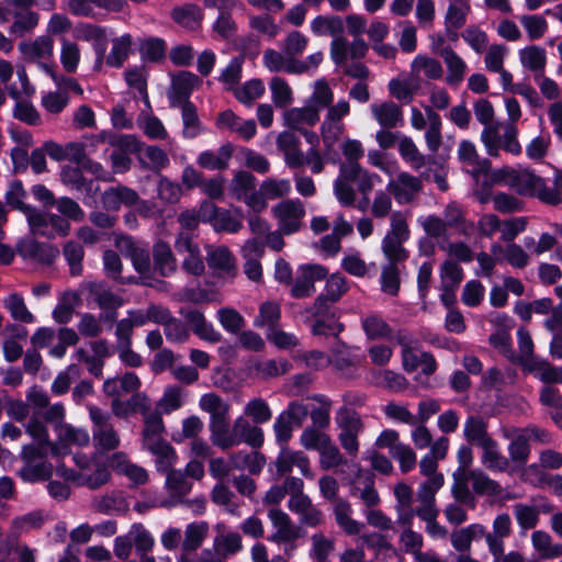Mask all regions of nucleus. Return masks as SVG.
<instances>
[{
  "label": "nucleus",
  "instance_id": "obj_1",
  "mask_svg": "<svg viewBox=\"0 0 562 562\" xmlns=\"http://www.w3.org/2000/svg\"><path fill=\"white\" fill-rule=\"evenodd\" d=\"M449 259L440 268V302L447 308L445 327L457 333V243L448 245Z\"/></svg>",
  "mask_w": 562,
  "mask_h": 562
},
{
  "label": "nucleus",
  "instance_id": "obj_2",
  "mask_svg": "<svg viewBox=\"0 0 562 562\" xmlns=\"http://www.w3.org/2000/svg\"><path fill=\"white\" fill-rule=\"evenodd\" d=\"M457 43V0H450L446 15V35L437 33L431 35L432 50L443 57L448 66V83L457 86V53L450 45H446V40Z\"/></svg>",
  "mask_w": 562,
  "mask_h": 562
},
{
  "label": "nucleus",
  "instance_id": "obj_3",
  "mask_svg": "<svg viewBox=\"0 0 562 562\" xmlns=\"http://www.w3.org/2000/svg\"><path fill=\"white\" fill-rule=\"evenodd\" d=\"M486 173L495 184H508L512 188H517L519 194H531L536 186L542 183V177L532 171L519 172L509 166H504L498 169L492 170V166L486 170Z\"/></svg>",
  "mask_w": 562,
  "mask_h": 562
},
{
  "label": "nucleus",
  "instance_id": "obj_4",
  "mask_svg": "<svg viewBox=\"0 0 562 562\" xmlns=\"http://www.w3.org/2000/svg\"><path fill=\"white\" fill-rule=\"evenodd\" d=\"M201 79L192 71L180 70L171 77L168 91L169 105L177 108L180 103L191 102L190 97Z\"/></svg>",
  "mask_w": 562,
  "mask_h": 562
},
{
  "label": "nucleus",
  "instance_id": "obj_5",
  "mask_svg": "<svg viewBox=\"0 0 562 562\" xmlns=\"http://www.w3.org/2000/svg\"><path fill=\"white\" fill-rule=\"evenodd\" d=\"M209 430L211 432V442L214 446L220 447L222 450H226L243 442V439H240L239 436L228 431L226 413H212L209 423Z\"/></svg>",
  "mask_w": 562,
  "mask_h": 562
},
{
  "label": "nucleus",
  "instance_id": "obj_6",
  "mask_svg": "<svg viewBox=\"0 0 562 562\" xmlns=\"http://www.w3.org/2000/svg\"><path fill=\"white\" fill-rule=\"evenodd\" d=\"M491 167V160L483 158L479 162V167L467 169L465 171L472 176L475 181V188L473 194L481 204H486L492 200V189L495 186L492 179L486 173V170Z\"/></svg>",
  "mask_w": 562,
  "mask_h": 562
},
{
  "label": "nucleus",
  "instance_id": "obj_7",
  "mask_svg": "<svg viewBox=\"0 0 562 562\" xmlns=\"http://www.w3.org/2000/svg\"><path fill=\"white\" fill-rule=\"evenodd\" d=\"M153 270L161 278H168L177 270V260L170 246L164 240L153 245Z\"/></svg>",
  "mask_w": 562,
  "mask_h": 562
},
{
  "label": "nucleus",
  "instance_id": "obj_8",
  "mask_svg": "<svg viewBox=\"0 0 562 562\" xmlns=\"http://www.w3.org/2000/svg\"><path fill=\"white\" fill-rule=\"evenodd\" d=\"M170 18L173 22L184 30H199L201 27L203 11L200 7L192 3L175 7L170 11Z\"/></svg>",
  "mask_w": 562,
  "mask_h": 562
},
{
  "label": "nucleus",
  "instance_id": "obj_9",
  "mask_svg": "<svg viewBox=\"0 0 562 562\" xmlns=\"http://www.w3.org/2000/svg\"><path fill=\"white\" fill-rule=\"evenodd\" d=\"M340 316V312H337L315 318L312 334L314 336L335 337L337 346L346 348V344L339 339L340 334L345 330V325L339 321Z\"/></svg>",
  "mask_w": 562,
  "mask_h": 562
},
{
  "label": "nucleus",
  "instance_id": "obj_10",
  "mask_svg": "<svg viewBox=\"0 0 562 562\" xmlns=\"http://www.w3.org/2000/svg\"><path fill=\"white\" fill-rule=\"evenodd\" d=\"M19 206L20 212L26 216L32 234L41 235L48 239L55 238L54 232L48 229L49 213L40 212L34 206L26 203H21Z\"/></svg>",
  "mask_w": 562,
  "mask_h": 562
},
{
  "label": "nucleus",
  "instance_id": "obj_11",
  "mask_svg": "<svg viewBox=\"0 0 562 562\" xmlns=\"http://www.w3.org/2000/svg\"><path fill=\"white\" fill-rule=\"evenodd\" d=\"M375 119L384 128H393L403 119L402 108L393 101H384L380 105L373 104Z\"/></svg>",
  "mask_w": 562,
  "mask_h": 562
},
{
  "label": "nucleus",
  "instance_id": "obj_12",
  "mask_svg": "<svg viewBox=\"0 0 562 562\" xmlns=\"http://www.w3.org/2000/svg\"><path fill=\"white\" fill-rule=\"evenodd\" d=\"M132 46V37L130 33H124L121 37H114L112 40V47L105 63L110 67L120 68L124 61L128 58Z\"/></svg>",
  "mask_w": 562,
  "mask_h": 562
},
{
  "label": "nucleus",
  "instance_id": "obj_13",
  "mask_svg": "<svg viewBox=\"0 0 562 562\" xmlns=\"http://www.w3.org/2000/svg\"><path fill=\"white\" fill-rule=\"evenodd\" d=\"M336 423L341 430L340 434H349L350 436H359L364 427L360 415L352 411V408H347V406L339 408L336 415Z\"/></svg>",
  "mask_w": 562,
  "mask_h": 562
},
{
  "label": "nucleus",
  "instance_id": "obj_14",
  "mask_svg": "<svg viewBox=\"0 0 562 562\" xmlns=\"http://www.w3.org/2000/svg\"><path fill=\"white\" fill-rule=\"evenodd\" d=\"M285 124L293 128H301L299 124L306 122L308 125L314 126L319 121V111L317 108L308 105L303 108H291L284 114Z\"/></svg>",
  "mask_w": 562,
  "mask_h": 562
},
{
  "label": "nucleus",
  "instance_id": "obj_15",
  "mask_svg": "<svg viewBox=\"0 0 562 562\" xmlns=\"http://www.w3.org/2000/svg\"><path fill=\"white\" fill-rule=\"evenodd\" d=\"M79 301L80 297L77 292H65L52 313L53 319L59 325L70 323L75 313V306Z\"/></svg>",
  "mask_w": 562,
  "mask_h": 562
},
{
  "label": "nucleus",
  "instance_id": "obj_16",
  "mask_svg": "<svg viewBox=\"0 0 562 562\" xmlns=\"http://www.w3.org/2000/svg\"><path fill=\"white\" fill-rule=\"evenodd\" d=\"M282 311L280 304L272 301H266L259 305V315L255 318V327L267 326L271 330L280 324Z\"/></svg>",
  "mask_w": 562,
  "mask_h": 562
},
{
  "label": "nucleus",
  "instance_id": "obj_17",
  "mask_svg": "<svg viewBox=\"0 0 562 562\" xmlns=\"http://www.w3.org/2000/svg\"><path fill=\"white\" fill-rule=\"evenodd\" d=\"M362 329L369 340L391 339V326L379 315H369L361 322Z\"/></svg>",
  "mask_w": 562,
  "mask_h": 562
},
{
  "label": "nucleus",
  "instance_id": "obj_18",
  "mask_svg": "<svg viewBox=\"0 0 562 562\" xmlns=\"http://www.w3.org/2000/svg\"><path fill=\"white\" fill-rule=\"evenodd\" d=\"M64 258L69 266V273L71 277H79L82 274L85 249L82 245L75 240H68L63 247Z\"/></svg>",
  "mask_w": 562,
  "mask_h": 562
},
{
  "label": "nucleus",
  "instance_id": "obj_19",
  "mask_svg": "<svg viewBox=\"0 0 562 562\" xmlns=\"http://www.w3.org/2000/svg\"><path fill=\"white\" fill-rule=\"evenodd\" d=\"M311 30L316 36H338L344 32V22L339 15H318L311 22Z\"/></svg>",
  "mask_w": 562,
  "mask_h": 562
},
{
  "label": "nucleus",
  "instance_id": "obj_20",
  "mask_svg": "<svg viewBox=\"0 0 562 562\" xmlns=\"http://www.w3.org/2000/svg\"><path fill=\"white\" fill-rule=\"evenodd\" d=\"M480 447L483 449L482 462L488 469H496L499 471H505L507 469L509 462L507 458L498 451L495 439H485V442H482Z\"/></svg>",
  "mask_w": 562,
  "mask_h": 562
},
{
  "label": "nucleus",
  "instance_id": "obj_21",
  "mask_svg": "<svg viewBox=\"0 0 562 562\" xmlns=\"http://www.w3.org/2000/svg\"><path fill=\"white\" fill-rule=\"evenodd\" d=\"M233 47L239 52L237 57H241V61L245 63L246 58L255 59L260 54V37L254 33L237 35L233 40Z\"/></svg>",
  "mask_w": 562,
  "mask_h": 562
},
{
  "label": "nucleus",
  "instance_id": "obj_22",
  "mask_svg": "<svg viewBox=\"0 0 562 562\" xmlns=\"http://www.w3.org/2000/svg\"><path fill=\"white\" fill-rule=\"evenodd\" d=\"M520 61L531 71H543L546 66V49L538 45H528L519 52Z\"/></svg>",
  "mask_w": 562,
  "mask_h": 562
},
{
  "label": "nucleus",
  "instance_id": "obj_23",
  "mask_svg": "<svg viewBox=\"0 0 562 562\" xmlns=\"http://www.w3.org/2000/svg\"><path fill=\"white\" fill-rule=\"evenodd\" d=\"M177 108L181 109L182 136L184 138H194L199 134L198 128L201 126L195 104L193 102L180 103Z\"/></svg>",
  "mask_w": 562,
  "mask_h": 562
},
{
  "label": "nucleus",
  "instance_id": "obj_24",
  "mask_svg": "<svg viewBox=\"0 0 562 562\" xmlns=\"http://www.w3.org/2000/svg\"><path fill=\"white\" fill-rule=\"evenodd\" d=\"M18 474L24 482L29 483L47 481L52 477L53 464L47 461H41L34 465L26 463L19 470Z\"/></svg>",
  "mask_w": 562,
  "mask_h": 562
},
{
  "label": "nucleus",
  "instance_id": "obj_25",
  "mask_svg": "<svg viewBox=\"0 0 562 562\" xmlns=\"http://www.w3.org/2000/svg\"><path fill=\"white\" fill-rule=\"evenodd\" d=\"M167 45L162 37H147L139 46L143 60L158 63L165 58Z\"/></svg>",
  "mask_w": 562,
  "mask_h": 562
},
{
  "label": "nucleus",
  "instance_id": "obj_26",
  "mask_svg": "<svg viewBox=\"0 0 562 562\" xmlns=\"http://www.w3.org/2000/svg\"><path fill=\"white\" fill-rule=\"evenodd\" d=\"M272 214L279 220H301L305 216V209L300 199L283 200L272 207Z\"/></svg>",
  "mask_w": 562,
  "mask_h": 562
},
{
  "label": "nucleus",
  "instance_id": "obj_27",
  "mask_svg": "<svg viewBox=\"0 0 562 562\" xmlns=\"http://www.w3.org/2000/svg\"><path fill=\"white\" fill-rule=\"evenodd\" d=\"M216 315L222 328L229 334H240L245 327V317L232 307H222Z\"/></svg>",
  "mask_w": 562,
  "mask_h": 562
},
{
  "label": "nucleus",
  "instance_id": "obj_28",
  "mask_svg": "<svg viewBox=\"0 0 562 562\" xmlns=\"http://www.w3.org/2000/svg\"><path fill=\"white\" fill-rule=\"evenodd\" d=\"M381 291L390 296H396L401 290V277L398 266L385 265L382 268L381 277Z\"/></svg>",
  "mask_w": 562,
  "mask_h": 562
},
{
  "label": "nucleus",
  "instance_id": "obj_29",
  "mask_svg": "<svg viewBox=\"0 0 562 562\" xmlns=\"http://www.w3.org/2000/svg\"><path fill=\"white\" fill-rule=\"evenodd\" d=\"M468 480H471L473 491L480 495H496L501 490V485L481 470L469 471Z\"/></svg>",
  "mask_w": 562,
  "mask_h": 562
},
{
  "label": "nucleus",
  "instance_id": "obj_30",
  "mask_svg": "<svg viewBox=\"0 0 562 562\" xmlns=\"http://www.w3.org/2000/svg\"><path fill=\"white\" fill-rule=\"evenodd\" d=\"M124 79L130 88H134L140 94L143 101L149 106V98L147 92V78L144 67H131L124 71Z\"/></svg>",
  "mask_w": 562,
  "mask_h": 562
},
{
  "label": "nucleus",
  "instance_id": "obj_31",
  "mask_svg": "<svg viewBox=\"0 0 562 562\" xmlns=\"http://www.w3.org/2000/svg\"><path fill=\"white\" fill-rule=\"evenodd\" d=\"M391 235H385L382 240V250L386 259L389 260L387 265H395L404 262L408 259L409 252L402 246L401 240H396V238L392 239Z\"/></svg>",
  "mask_w": 562,
  "mask_h": 562
},
{
  "label": "nucleus",
  "instance_id": "obj_32",
  "mask_svg": "<svg viewBox=\"0 0 562 562\" xmlns=\"http://www.w3.org/2000/svg\"><path fill=\"white\" fill-rule=\"evenodd\" d=\"M463 434L470 443L476 442L479 446L492 438L487 435L486 424L482 417H473V415L468 417V420L464 423Z\"/></svg>",
  "mask_w": 562,
  "mask_h": 562
},
{
  "label": "nucleus",
  "instance_id": "obj_33",
  "mask_svg": "<svg viewBox=\"0 0 562 562\" xmlns=\"http://www.w3.org/2000/svg\"><path fill=\"white\" fill-rule=\"evenodd\" d=\"M270 91H272V102H274L277 108H285L293 101L292 89L282 77H272V80H270Z\"/></svg>",
  "mask_w": 562,
  "mask_h": 562
},
{
  "label": "nucleus",
  "instance_id": "obj_34",
  "mask_svg": "<svg viewBox=\"0 0 562 562\" xmlns=\"http://www.w3.org/2000/svg\"><path fill=\"white\" fill-rule=\"evenodd\" d=\"M293 364L284 359L280 362L276 360H266L263 362L255 363V371L261 374L263 379L279 378L289 373Z\"/></svg>",
  "mask_w": 562,
  "mask_h": 562
},
{
  "label": "nucleus",
  "instance_id": "obj_35",
  "mask_svg": "<svg viewBox=\"0 0 562 562\" xmlns=\"http://www.w3.org/2000/svg\"><path fill=\"white\" fill-rule=\"evenodd\" d=\"M206 527L204 521L188 524L184 530L182 549L188 552L196 550L203 541Z\"/></svg>",
  "mask_w": 562,
  "mask_h": 562
},
{
  "label": "nucleus",
  "instance_id": "obj_36",
  "mask_svg": "<svg viewBox=\"0 0 562 562\" xmlns=\"http://www.w3.org/2000/svg\"><path fill=\"white\" fill-rule=\"evenodd\" d=\"M19 48L24 55L38 58L45 54H52L53 40L48 35H42L41 37H36L30 44H26V42H21L19 44Z\"/></svg>",
  "mask_w": 562,
  "mask_h": 562
},
{
  "label": "nucleus",
  "instance_id": "obj_37",
  "mask_svg": "<svg viewBox=\"0 0 562 562\" xmlns=\"http://www.w3.org/2000/svg\"><path fill=\"white\" fill-rule=\"evenodd\" d=\"M515 518L522 529H532L539 521V510L531 505L517 503L514 505Z\"/></svg>",
  "mask_w": 562,
  "mask_h": 562
},
{
  "label": "nucleus",
  "instance_id": "obj_38",
  "mask_svg": "<svg viewBox=\"0 0 562 562\" xmlns=\"http://www.w3.org/2000/svg\"><path fill=\"white\" fill-rule=\"evenodd\" d=\"M347 279L341 273L337 272L331 274L325 285V292L321 295L326 296L331 302H339L340 299L348 292Z\"/></svg>",
  "mask_w": 562,
  "mask_h": 562
},
{
  "label": "nucleus",
  "instance_id": "obj_39",
  "mask_svg": "<svg viewBox=\"0 0 562 562\" xmlns=\"http://www.w3.org/2000/svg\"><path fill=\"white\" fill-rule=\"evenodd\" d=\"M265 93V83L259 78H252L234 92L235 98L244 103H251L255 98H260Z\"/></svg>",
  "mask_w": 562,
  "mask_h": 562
},
{
  "label": "nucleus",
  "instance_id": "obj_40",
  "mask_svg": "<svg viewBox=\"0 0 562 562\" xmlns=\"http://www.w3.org/2000/svg\"><path fill=\"white\" fill-rule=\"evenodd\" d=\"M244 414L248 415L257 425L271 420V408L262 398H255L246 404Z\"/></svg>",
  "mask_w": 562,
  "mask_h": 562
},
{
  "label": "nucleus",
  "instance_id": "obj_41",
  "mask_svg": "<svg viewBox=\"0 0 562 562\" xmlns=\"http://www.w3.org/2000/svg\"><path fill=\"white\" fill-rule=\"evenodd\" d=\"M7 307L13 319L31 324L34 322L33 314L27 310L24 299L18 293H13L7 301Z\"/></svg>",
  "mask_w": 562,
  "mask_h": 562
},
{
  "label": "nucleus",
  "instance_id": "obj_42",
  "mask_svg": "<svg viewBox=\"0 0 562 562\" xmlns=\"http://www.w3.org/2000/svg\"><path fill=\"white\" fill-rule=\"evenodd\" d=\"M507 449L510 460L519 464L527 462L531 450L528 437L525 435H518L512 439Z\"/></svg>",
  "mask_w": 562,
  "mask_h": 562
},
{
  "label": "nucleus",
  "instance_id": "obj_43",
  "mask_svg": "<svg viewBox=\"0 0 562 562\" xmlns=\"http://www.w3.org/2000/svg\"><path fill=\"white\" fill-rule=\"evenodd\" d=\"M13 116L29 125H38L41 123V115L36 108L26 100H19L15 102Z\"/></svg>",
  "mask_w": 562,
  "mask_h": 562
},
{
  "label": "nucleus",
  "instance_id": "obj_44",
  "mask_svg": "<svg viewBox=\"0 0 562 562\" xmlns=\"http://www.w3.org/2000/svg\"><path fill=\"white\" fill-rule=\"evenodd\" d=\"M164 335L171 344H182L189 338L187 325L175 316L164 326Z\"/></svg>",
  "mask_w": 562,
  "mask_h": 562
},
{
  "label": "nucleus",
  "instance_id": "obj_45",
  "mask_svg": "<svg viewBox=\"0 0 562 562\" xmlns=\"http://www.w3.org/2000/svg\"><path fill=\"white\" fill-rule=\"evenodd\" d=\"M212 227L217 233L225 232L235 234L240 232L243 228V222L240 220L234 218L228 210L220 207V212L217 213Z\"/></svg>",
  "mask_w": 562,
  "mask_h": 562
},
{
  "label": "nucleus",
  "instance_id": "obj_46",
  "mask_svg": "<svg viewBox=\"0 0 562 562\" xmlns=\"http://www.w3.org/2000/svg\"><path fill=\"white\" fill-rule=\"evenodd\" d=\"M472 461V450L470 447L462 445L459 447V503L468 493V471L465 467Z\"/></svg>",
  "mask_w": 562,
  "mask_h": 562
},
{
  "label": "nucleus",
  "instance_id": "obj_47",
  "mask_svg": "<svg viewBox=\"0 0 562 562\" xmlns=\"http://www.w3.org/2000/svg\"><path fill=\"white\" fill-rule=\"evenodd\" d=\"M80 60V50L75 42L63 41L60 61L67 72H75Z\"/></svg>",
  "mask_w": 562,
  "mask_h": 562
},
{
  "label": "nucleus",
  "instance_id": "obj_48",
  "mask_svg": "<svg viewBox=\"0 0 562 562\" xmlns=\"http://www.w3.org/2000/svg\"><path fill=\"white\" fill-rule=\"evenodd\" d=\"M520 22L530 41L541 38L547 32V20L542 15H522Z\"/></svg>",
  "mask_w": 562,
  "mask_h": 562
},
{
  "label": "nucleus",
  "instance_id": "obj_49",
  "mask_svg": "<svg viewBox=\"0 0 562 562\" xmlns=\"http://www.w3.org/2000/svg\"><path fill=\"white\" fill-rule=\"evenodd\" d=\"M55 205L58 212L66 218L74 222H81L85 218V212L74 199L61 196L56 200Z\"/></svg>",
  "mask_w": 562,
  "mask_h": 562
},
{
  "label": "nucleus",
  "instance_id": "obj_50",
  "mask_svg": "<svg viewBox=\"0 0 562 562\" xmlns=\"http://www.w3.org/2000/svg\"><path fill=\"white\" fill-rule=\"evenodd\" d=\"M461 36L463 37V41L476 53L484 52L488 43V37L485 31L479 26H468L462 31Z\"/></svg>",
  "mask_w": 562,
  "mask_h": 562
},
{
  "label": "nucleus",
  "instance_id": "obj_51",
  "mask_svg": "<svg viewBox=\"0 0 562 562\" xmlns=\"http://www.w3.org/2000/svg\"><path fill=\"white\" fill-rule=\"evenodd\" d=\"M392 456L398 460L403 473L409 472L416 465V453L408 445L398 442L393 447Z\"/></svg>",
  "mask_w": 562,
  "mask_h": 562
},
{
  "label": "nucleus",
  "instance_id": "obj_52",
  "mask_svg": "<svg viewBox=\"0 0 562 562\" xmlns=\"http://www.w3.org/2000/svg\"><path fill=\"white\" fill-rule=\"evenodd\" d=\"M457 224V218H451L449 222H445L437 215H428L422 222L423 228L430 238H440L446 234L447 226Z\"/></svg>",
  "mask_w": 562,
  "mask_h": 562
},
{
  "label": "nucleus",
  "instance_id": "obj_53",
  "mask_svg": "<svg viewBox=\"0 0 562 562\" xmlns=\"http://www.w3.org/2000/svg\"><path fill=\"white\" fill-rule=\"evenodd\" d=\"M413 68L422 69L426 77L438 79L442 76V66L440 61L432 57L417 55L412 64Z\"/></svg>",
  "mask_w": 562,
  "mask_h": 562
},
{
  "label": "nucleus",
  "instance_id": "obj_54",
  "mask_svg": "<svg viewBox=\"0 0 562 562\" xmlns=\"http://www.w3.org/2000/svg\"><path fill=\"white\" fill-rule=\"evenodd\" d=\"M485 533V529L481 524H471L459 529V552H465L470 549L473 540L481 539Z\"/></svg>",
  "mask_w": 562,
  "mask_h": 562
},
{
  "label": "nucleus",
  "instance_id": "obj_55",
  "mask_svg": "<svg viewBox=\"0 0 562 562\" xmlns=\"http://www.w3.org/2000/svg\"><path fill=\"white\" fill-rule=\"evenodd\" d=\"M268 341H271L274 347L282 350H289L299 346V339L295 335L286 333L276 327L268 330L266 334Z\"/></svg>",
  "mask_w": 562,
  "mask_h": 562
},
{
  "label": "nucleus",
  "instance_id": "obj_56",
  "mask_svg": "<svg viewBox=\"0 0 562 562\" xmlns=\"http://www.w3.org/2000/svg\"><path fill=\"white\" fill-rule=\"evenodd\" d=\"M484 286L479 280L467 282L462 292V302L469 307H476L484 297Z\"/></svg>",
  "mask_w": 562,
  "mask_h": 562
},
{
  "label": "nucleus",
  "instance_id": "obj_57",
  "mask_svg": "<svg viewBox=\"0 0 562 562\" xmlns=\"http://www.w3.org/2000/svg\"><path fill=\"white\" fill-rule=\"evenodd\" d=\"M250 27L267 34L270 38H273L279 32L280 26L273 21V18L266 13L265 15H252L250 19Z\"/></svg>",
  "mask_w": 562,
  "mask_h": 562
},
{
  "label": "nucleus",
  "instance_id": "obj_58",
  "mask_svg": "<svg viewBox=\"0 0 562 562\" xmlns=\"http://www.w3.org/2000/svg\"><path fill=\"white\" fill-rule=\"evenodd\" d=\"M165 426L160 413H151L145 418V426L142 430L143 442H150L155 436H160Z\"/></svg>",
  "mask_w": 562,
  "mask_h": 562
},
{
  "label": "nucleus",
  "instance_id": "obj_59",
  "mask_svg": "<svg viewBox=\"0 0 562 562\" xmlns=\"http://www.w3.org/2000/svg\"><path fill=\"white\" fill-rule=\"evenodd\" d=\"M132 527L136 530L134 538L136 552H138L140 557L147 555L146 553L153 549L155 543L153 536L140 522L133 524Z\"/></svg>",
  "mask_w": 562,
  "mask_h": 562
},
{
  "label": "nucleus",
  "instance_id": "obj_60",
  "mask_svg": "<svg viewBox=\"0 0 562 562\" xmlns=\"http://www.w3.org/2000/svg\"><path fill=\"white\" fill-rule=\"evenodd\" d=\"M301 442L306 449H321L324 445L330 443V439L328 435H323L313 426H308L301 435Z\"/></svg>",
  "mask_w": 562,
  "mask_h": 562
},
{
  "label": "nucleus",
  "instance_id": "obj_61",
  "mask_svg": "<svg viewBox=\"0 0 562 562\" xmlns=\"http://www.w3.org/2000/svg\"><path fill=\"white\" fill-rule=\"evenodd\" d=\"M232 255L226 247H218L207 255L206 262L211 269L227 271L231 268Z\"/></svg>",
  "mask_w": 562,
  "mask_h": 562
},
{
  "label": "nucleus",
  "instance_id": "obj_62",
  "mask_svg": "<svg viewBox=\"0 0 562 562\" xmlns=\"http://www.w3.org/2000/svg\"><path fill=\"white\" fill-rule=\"evenodd\" d=\"M494 209L503 214L514 213L521 210V201L517 198L499 192L493 198Z\"/></svg>",
  "mask_w": 562,
  "mask_h": 562
},
{
  "label": "nucleus",
  "instance_id": "obj_63",
  "mask_svg": "<svg viewBox=\"0 0 562 562\" xmlns=\"http://www.w3.org/2000/svg\"><path fill=\"white\" fill-rule=\"evenodd\" d=\"M402 158L406 161L423 166L425 162L424 156L419 153L417 146L411 137H403L398 146Z\"/></svg>",
  "mask_w": 562,
  "mask_h": 562
},
{
  "label": "nucleus",
  "instance_id": "obj_64",
  "mask_svg": "<svg viewBox=\"0 0 562 562\" xmlns=\"http://www.w3.org/2000/svg\"><path fill=\"white\" fill-rule=\"evenodd\" d=\"M26 431L33 437L41 447H46L50 445V439L48 435V430L43 422L37 419V417H32L27 425Z\"/></svg>",
  "mask_w": 562,
  "mask_h": 562
}]
</instances>
